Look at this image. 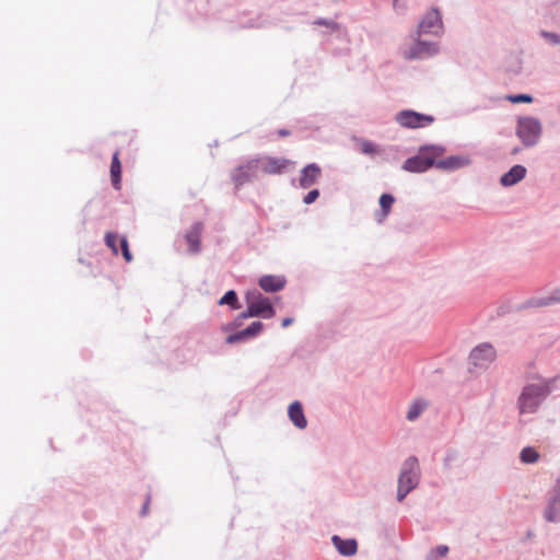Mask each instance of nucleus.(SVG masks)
Listing matches in <instances>:
<instances>
[{
    "mask_svg": "<svg viewBox=\"0 0 560 560\" xmlns=\"http://www.w3.org/2000/svg\"><path fill=\"white\" fill-rule=\"evenodd\" d=\"M444 153V149L441 147H428L420 150V152L407 159L402 165V168L411 173H422L428 171L430 167L435 166V160L441 158Z\"/></svg>",
    "mask_w": 560,
    "mask_h": 560,
    "instance_id": "f03ea898",
    "label": "nucleus"
},
{
    "mask_svg": "<svg viewBox=\"0 0 560 560\" xmlns=\"http://www.w3.org/2000/svg\"><path fill=\"white\" fill-rule=\"evenodd\" d=\"M332 542L342 556H353L357 552L358 545L354 539H341L339 536H334Z\"/></svg>",
    "mask_w": 560,
    "mask_h": 560,
    "instance_id": "a211bd4d",
    "label": "nucleus"
},
{
    "mask_svg": "<svg viewBox=\"0 0 560 560\" xmlns=\"http://www.w3.org/2000/svg\"><path fill=\"white\" fill-rule=\"evenodd\" d=\"M526 172L523 165H514L508 173L503 174L500 182L505 187L513 186L525 177Z\"/></svg>",
    "mask_w": 560,
    "mask_h": 560,
    "instance_id": "4468645a",
    "label": "nucleus"
},
{
    "mask_svg": "<svg viewBox=\"0 0 560 560\" xmlns=\"http://www.w3.org/2000/svg\"><path fill=\"white\" fill-rule=\"evenodd\" d=\"M262 328L264 325L261 322H254L247 328H245V332L248 335V337H254L258 335Z\"/></svg>",
    "mask_w": 560,
    "mask_h": 560,
    "instance_id": "cd10ccee",
    "label": "nucleus"
},
{
    "mask_svg": "<svg viewBox=\"0 0 560 560\" xmlns=\"http://www.w3.org/2000/svg\"><path fill=\"white\" fill-rule=\"evenodd\" d=\"M259 163V172L265 174H281L283 173L291 162L287 159L267 156L262 159H255Z\"/></svg>",
    "mask_w": 560,
    "mask_h": 560,
    "instance_id": "1a4fd4ad",
    "label": "nucleus"
},
{
    "mask_svg": "<svg viewBox=\"0 0 560 560\" xmlns=\"http://www.w3.org/2000/svg\"><path fill=\"white\" fill-rule=\"evenodd\" d=\"M545 518L548 522L560 521V500L552 501L545 511Z\"/></svg>",
    "mask_w": 560,
    "mask_h": 560,
    "instance_id": "412c9836",
    "label": "nucleus"
},
{
    "mask_svg": "<svg viewBox=\"0 0 560 560\" xmlns=\"http://www.w3.org/2000/svg\"><path fill=\"white\" fill-rule=\"evenodd\" d=\"M553 303H560V289L555 291L550 296L545 299H539L536 301L535 305L537 306H547Z\"/></svg>",
    "mask_w": 560,
    "mask_h": 560,
    "instance_id": "a878e982",
    "label": "nucleus"
},
{
    "mask_svg": "<svg viewBox=\"0 0 560 560\" xmlns=\"http://www.w3.org/2000/svg\"><path fill=\"white\" fill-rule=\"evenodd\" d=\"M427 407L428 402L423 399L412 401L407 412V419L409 421H415Z\"/></svg>",
    "mask_w": 560,
    "mask_h": 560,
    "instance_id": "aec40b11",
    "label": "nucleus"
},
{
    "mask_svg": "<svg viewBox=\"0 0 560 560\" xmlns=\"http://www.w3.org/2000/svg\"><path fill=\"white\" fill-rule=\"evenodd\" d=\"M289 417L295 427L304 429L307 425L301 402L294 401L289 406Z\"/></svg>",
    "mask_w": 560,
    "mask_h": 560,
    "instance_id": "f3484780",
    "label": "nucleus"
},
{
    "mask_svg": "<svg viewBox=\"0 0 560 560\" xmlns=\"http://www.w3.org/2000/svg\"><path fill=\"white\" fill-rule=\"evenodd\" d=\"M258 173L259 163L254 159L235 168L232 174V178L237 186H242L252 178L257 177Z\"/></svg>",
    "mask_w": 560,
    "mask_h": 560,
    "instance_id": "6e6552de",
    "label": "nucleus"
},
{
    "mask_svg": "<svg viewBox=\"0 0 560 560\" xmlns=\"http://www.w3.org/2000/svg\"><path fill=\"white\" fill-rule=\"evenodd\" d=\"M541 35L544 38H546L547 40L555 45L560 44V36L556 33L542 32Z\"/></svg>",
    "mask_w": 560,
    "mask_h": 560,
    "instance_id": "473e14b6",
    "label": "nucleus"
},
{
    "mask_svg": "<svg viewBox=\"0 0 560 560\" xmlns=\"http://www.w3.org/2000/svg\"><path fill=\"white\" fill-rule=\"evenodd\" d=\"M520 457L523 463L533 464L538 460L539 454L535 448L527 446L522 450Z\"/></svg>",
    "mask_w": 560,
    "mask_h": 560,
    "instance_id": "4be33fe9",
    "label": "nucleus"
},
{
    "mask_svg": "<svg viewBox=\"0 0 560 560\" xmlns=\"http://www.w3.org/2000/svg\"><path fill=\"white\" fill-rule=\"evenodd\" d=\"M110 179L112 184L116 189L120 188L121 182V163L119 161V152L116 151L113 155L110 164Z\"/></svg>",
    "mask_w": 560,
    "mask_h": 560,
    "instance_id": "6ab92c4d",
    "label": "nucleus"
},
{
    "mask_svg": "<svg viewBox=\"0 0 560 560\" xmlns=\"http://www.w3.org/2000/svg\"><path fill=\"white\" fill-rule=\"evenodd\" d=\"M322 173L320 167L317 164H308L302 171L299 178L300 186L308 188L314 185L319 178Z\"/></svg>",
    "mask_w": 560,
    "mask_h": 560,
    "instance_id": "f8f14e48",
    "label": "nucleus"
},
{
    "mask_svg": "<svg viewBox=\"0 0 560 560\" xmlns=\"http://www.w3.org/2000/svg\"><path fill=\"white\" fill-rule=\"evenodd\" d=\"M246 303L248 305L249 315L262 316L264 318L275 316L276 312L269 299L258 291L247 293Z\"/></svg>",
    "mask_w": 560,
    "mask_h": 560,
    "instance_id": "39448f33",
    "label": "nucleus"
},
{
    "mask_svg": "<svg viewBox=\"0 0 560 560\" xmlns=\"http://www.w3.org/2000/svg\"><path fill=\"white\" fill-rule=\"evenodd\" d=\"M549 394V386L546 382L528 384L523 388L518 397V409L521 413H533L537 410L540 402Z\"/></svg>",
    "mask_w": 560,
    "mask_h": 560,
    "instance_id": "f257e3e1",
    "label": "nucleus"
},
{
    "mask_svg": "<svg viewBox=\"0 0 560 560\" xmlns=\"http://www.w3.org/2000/svg\"><path fill=\"white\" fill-rule=\"evenodd\" d=\"M512 103H532L533 97L528 94L510 95L506 97Z\"/></svg>",
    "mask_w": 560,
    "mask_h": 560,
    "instance_id": "c85d7f7f",
    "label": "nucleus"
},
{
    "mask_svg": "<svg viewBox=\"0 0 560 560\" xmlns=\"http://www.w3.org/2000/svg\"><path fill=\"white\" fill-rule=\"evenodd\" d=\"M470 160L462 155H452L446 159L435 160V167L444 171H454L468 165Z\"/></svg>",
    "mask_w": 560,
    "mask_h": 560,
    "instance_id": "ddd939ff",
    "label": "nucleus"
},
{
    "mask_svg": "<svg viewBox=\"0 0 560 560\" xmlns=\"http://www.w3.org/2000/svg\"><path fill=\"white\" fill-rule=\"evenodd\" d=\"M202 233V224L195 223L190 230L186 233L185 238L189 245V249L192 253H198L200 250V237Z\"/></svg>",
    "mask_w": 560,
    "mask_h": 560,
    "instance_id": "dca6fc26",
    "label": "nucleus"
},
{
    "mask_svg": "<svg viewBox=\"0 0 560 560\" xmlns=\"http://www.w3.org/2000/svg\"><path fill=\"white\" fill-rule=\"evenodd\" d=\"M540 133L541 125L538 119L533 117H522L518 119L516 135L524 145H535L538 142Z\"/></svg>",
    "mask_w": 560,
    "mask_h": 560,
    "instance_id": "20e7f679",
    "label": "nucleus"
},
{
    "mask_svg": "<svg viewBox=\"0 0 560 560\" xmlns=\"http://www.w3.org/2000/svg\"><path fill=\"white\" fill-rule=\"evenodd\" d=\"M277 133H278L279 137H287V136L290 135L289 130H287V129H279L277 131Z\"/></svg>",
    "mask_w": 560,
    "mask_h": 560,
    "instance_id": "c9c22d12",
    "label": "nucleus"
},
{
    "mask_svg": "<svg viewBox=\"0 0 560 560\" xmlns=\"http://www.w3.org/2000/svg\"><path fill=\"white\" fill-rule=\"evenodd\" d=\"M361 151H362V153L370 154V155L377 153L376 145L374 143H372L371 141H362L361 142Z\"/></svg>",
    "mask_w": 560,
    "mask_h": 560,
    "instance_id": "c756f323",
    "label": "nucleus"
},
{
    "mask_svg": "<svg viewBox=\"0 0 560 560\" xmlns=\"http://www.w3.org/2000/svg\"><path fill=\"white\" fill-rule=\"evenodd\" d=\"M495 357L494 348L489 343H482L470 352L469 359L475 366L482 369L491 364Z\"/></svg>",
    "mask_w": 560,
    "mask_h": 560,
    "instance_id": "0eeeda50",
    "label": "nucleus"
},
{
    "mask_svg": "<svg viewBox=\"0 0 560 560\" xmlns=\"http://www.w3.org/2000/svg\"><path fill=\"white\" fill-rule=\"evenodd\" d=\"M118 240L119 238L116 233L107 232L105 234V244L107 247H109L112 249L114 255H118V253H119L118 247H117Z\"/></svg>",
    "mask_w": 560,
    "mask_h": 560,
    "instance_id": "393cba45",
    "label": "nucleus"
},
{
    "mask_svg": "<svg viewBox=\"0 0 560 560\" xmlns=\"http://www.w3.org/2000/svg\"><path fill=\"white\" fill-rule=\"evenodd\" d=\"M246 338H249L248 335L245 332V329L236 332V334H233V335H230L228 338H226V342L228 343H235L237 341H241V340H244Z\"/></svg>",
    "mask_w": 560,
    "mask_h": 560,
    "instance_id": "7c9ffc66",
    "label": "nucleus"
},
{
    "mask_svg": "<svg viewBox=\"0 0 560 560\" xmlns=\"http://www.w3.org/2000/svg\"><path fill=\"white\" fill-rule=\"evenodd\" d=\"M395 4L398 2V0H394Z\"/></svg>",
    "mask_w": 560,
    "mask_h": 560,
    "instance_id": "58836bf2",
    "label": "nucleus"
},
{
    "mask_svg": "<svg viewBox=\"0 0 560 560\" xmlns=\"http://www.w3.org/2000/svg\"><path fill=\"white\" fill-rule=\"evenodd\" d=\"M419 482V463L416 457H409L402 464L398 478L397 500L402 501L405 497L417 487Z\"/></svg>",
    "mask_w": 560,
    "mask_h": 560,
    "instance_id": "7ed1b4c3",
    "label": "nucleus"
},
{
    "mask_svg": "<svg viewBox=\"0 0 560 560\" xmlns=\"http://www.w3.org/2000/svg\"><path fill=\"white\" fill-rule=\"evenodd\" d=\"M442 28V18L436 9H431L419 23V34H438Z\"/></svg>",
    "mask_w": 560,
    "mask_h": 560,
    "instance_id": "9d476101",
    "label": "nucleus"
},
{
    "mask_svg": "<svg viewBox=\"0 0 560 560\" xmlns=\"http://www.w3.org/2000/svg\"><path fill=\"white\" fill-rule=\"evenodd\" d=\"M292 322H293V319H292V318H289V317H288V318H284V319L282 320V327H284V328H285V327L290 326V325L292 324Z\"/></svg>",
    "mask_w": 560,
    "mask_h": 560,
    "instance_id": "e433bc0d",
    "label": "nucleus"
},
{
    "mask_svg": "<svg viewBox=\"0 0 560 560\" xmlns=\"http://www.w3.org/2000/svg\"><path fill=\"white\" fill-rule=\"evenodd\" d=\"M396 121L406 128H421L432 124L434 118L413 110H402L397 114Z\"/></svg>",
    "mask_w": 560,
    "mask_h": 560,
    "instance_id": "423d86ee",
    "label": "nucleus"
},
{
    "mask_svg": "<svg viewBox=\"0 0 560 560\" xmlns=\"http://www.w3.org/2000/svg\"><path fill=\"white\" fill-rule=\"evenodd\" d=\"M119 244H120L121 254H122V256H124L125 260H126L127 262H130V261L132 260V255H131V253H130V250H129V246H128V241H127V238H126V237H121V238L119 240Z\"/></svg>",
    "mask_w": 560,
    "mask_h": 560,
    "instance_id": "bb28decb",
    "label": "nucleus"
},
{
    "mask_svg": "<svg viewBox=\"0 0 560 560\" xmlns=\"http://www.w3.org/2000/svg\"><path fill=\"white\" fill-rule=\"evenodd\" d=\"M219 304L220 305H223V304L230 305L233 310L240 308L237 295H236L235 291H233V290L228 291L220 299Z\"/></svg>",
    "mask_w": 560,
    "mask_h": 560,
    "instance_id": "b1692460",
    "label": "nucleus"
},
{
    "mask_svg": "<svg viewBox=\"0 0 560 560\" xmlns=\"http://www.w3.org/2000/svg\"><path fill=\"white\" fill-rule=\"evenodd\" d=\"M314 24L326 26L331 32H336V31L339 30V25L336 22L331 21V20H322V19H319V20H316L314 22Z\"/></svg>",
    "mask_w": 560,
    "mask_h": 560,
    "instance_id": "2f4dec72",
    "label": "nucleus"
},
{
    "mask_svg": "<svg viewBox=\"0 0 560 560\" xmlns=\"http://www.w3.org/2000/svg\"><path fill=\"white\" fill-rule=\"evenodd\" d=\"M319 196V191L317 189L311 190L303 199L304 203L310 205L313 203Z\"/></svg>",
    "mask_w": 560,
    "mask_h": 560,
    "instance_id": "72a5a7b5",
    "label": "nucleus"
},
{
    "mask_svg": "<svg viewBox=\"0 0 560 560\" xmlns=\"http://www.w3.org/2000/svg\"><path fill=\"white\" fill-rule=\"evenodd\" d=\"M254 316H255V315H249V314H248V308H247L244 313H242V314L240 315V318L244 319V318L254 317Z\"/></svg>",
    "mask_w": 560,
    "mask_h": 560,
    "instance_id": "4c0bfd02",
    "label": "nucleus"
},
{
    "mask_svg": "<svg viewBox=\"0 0 560 560\" xmlns=\"http://www.w3.org/2000/svg\"><path fill=\"white\" fill-rule=\"evenodd\" d=\"M395 199L389 194H383L380 198V206L382 209V219L386 218L388 213L390 212L392 206L394 203Z\"/></svg>",
    "mask_w": 560,
    "mask_h": 560,
    "instance_id": "5701e85b",
    "label": "nucleus"
},
{
    "mask_svg": "<svg viewBox=\"0 0 560 560\" xmlns=\"http://www.w3.org/2000/svg\"><path fill=\"white\" fill-rule=\"evenodd\" d=\"M285 280L279 276H264L259 279V287L266 292H278L284 288Z\"/></svg>",
    "mask_w": 560,
    "mask_h": 560,
    "instance_id": "2eb2a0df",
    "label": "nucleus"
},
{
    "mask_svg": "<svg viewBox=\"0 0 560 560\" xmlns=\"http://www.w3.org/2000/svg\"><path fill=\"white\" fill-rule=\"evenodd\" d=\"M447 552H448V547H446V546H438L435 549V553L440 557L446 556Z\"/></svg>",
    "mask_w": 560,
    "mask_h": 560,
    "instance_id": "f704fd0d",
    "label": "nucleus"
},
{
    "mask_svg": "<svg viewBox=\"0 0 560 560\" xmlns=\"http://www.w3.org/2000/svg\"><path fill=\"white\" fill-rule=\"evenodd\" d=\"M438 51L435 46L430 43L416 40L408 49L404 51L406 59H421L434 55Z\"/></svg>",
    "mask_w": 560,
    "mask_h": 560,
    "instance_id": "9b49d317",
    "label": "nucleus"
}]
</instances>
